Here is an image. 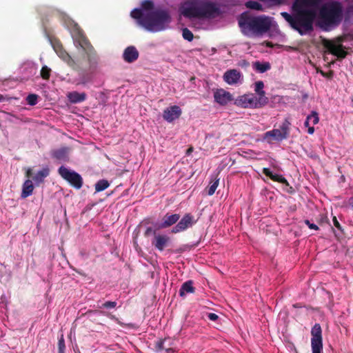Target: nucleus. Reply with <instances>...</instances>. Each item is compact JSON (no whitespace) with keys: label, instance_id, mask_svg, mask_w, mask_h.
Wrapping results in <instances>:
<instances>
[{"label":"nucleus","instance_id":"obj_1","mask_svg":"<svg viewBox=\"0 0 353 353\" xmlns=\"http://www.w3.org/2000/svg\"><path fill=\"white\" fill-rule=\"evenodd\" d=\"M321 1L322 0H294L292 6V14L283 12L281 14L294 30L303 35L313 31V24Z\"/></svg>","mask_w":353,"mask_h":353},{"label":"nucleus","instance_id":"obj_2","mask_svg":"<svg viewBox=\"0 0 353 353\" xmlns=\"http://www.w3.org/2000/svg\"><path fill=\"white\" fill-rule=\"evenodd\" d=\"M130 16L137 21L139 25L150 32L163 30L171 21L169 12L161 8L154 9L147 13L135 8L132 10Z\"/></svg>","mask_w":353,"mask_h":353},{"label":"nucleus","instance_id":"obj_3","mask_svg":"<svg viewBox=\"0 0 353 353\" xmlns=\"http://www.w3.org/2000/svg\"><path fill=\"white\" fill-rule=\"evenodd\" d=\"M181 12L187 18L214 19L221 14L214 3L201 0H189L181 8Z\"/></svg>","mask_w":353,"mask_h":353},{"label":"nucleus","instance_id":"obj_4","mask_svg":"<svg viewBox=\"0 0 353 353\" xmlns=\"http://www.w3.org/2000/svg\"><path fill=\"white\" fill-rule=\"evenodd\" d=\"M238 23L242 32L248 36H261L268 32L272 26L270 17L264 15L254 17L248 12L240 15Z\"/></svg>","mask_w":353,"mask_h":353},{"label":"nucleus","instance_id":"obj_5","mask_svg":"<svg viewBox=\"0 0 353 353\" xmlns=\"http://www.w3.org/2000/svg\"><path fill=\"white\" fill-rule=\"evenodd\" d=\"M72 37L74 46L77 48H81L86 55L88 63V70L91 73L93 72L97 69L99 62V57L96 50L77 24H74Z\"/></svg>","mask_w":353,"mask_h":353},{"label":"nucleus","instance_id":"obj_6","mask_svg":"<svg viewBox=\"0 0 353 353\" xmlns=\"http://www.w3.org/2000/svg\"><path fill=\"white\" fill-rule=\"evenodd\" d=\"M320 26L325 30L338 26L343 20V7L339 1H331L319 7Z\"/></svg>","mask_w":353,"mask_h":353},{"label":"nucleus","instance_id":"obj_7","mask_svg":"<svg viewBox=\"0 0 353 353\" xmlns=\"http://www.w3.org/2000/svg\"><path fill=\"white\" fill-rule=\"evenodd\" d=\"M291 123L285 119L279 129H273L268 131L263 134V139L270 143L273 141H281L287 139L290 134Z\"/></svg>","mask_w":353,"mask_h":353},{"label":"nucleus","instance_id":"obj_8","mask_svg":"<svg viewBox=\"0 0 353 353\" xmlns=\"http://www.w3.org/2000/svg\"><path fill=\"white\" fill-rule=\"evenodd\" d=\"M264 99H256V97L252 94H245L239 96L234 101V105L243 108H263Z\"/></svg>","mask_w":353,"mask_h":353},{"label":"nucleus","instance_id":"obj_9","mask_svg":"<svg viewBox=\"0 0 353 353\" xmlns=\"http://www.w3.org/2000/svg\"><path fill=\"white\" fill-rule=\"evenodd\" d=\"M58 172L61 176L67 181L72 187L77 190L81 188L83 185V179L79 173L70 170L64 166H61Z\"/></svg>","mask_w":353,"mask_h":353},{"label":"nucleus","instance_id":"obj_10","mask_svg":"<svg viewBox=\"0 0 353 353\" xmlns=\"http://www.w3.org/2000/svg\"><path fill=\"white\" fill-rule=\"evenodd\" d=\"M311 345L312 353H321L323 350L322 330L320 324L316 323L311 330Z\"/></svg>","mask_w":353,"mask_h":353},{"label":"nucleus","instance_id":"obj_11","mask_svg":"<svg viewBox=\"0 0 353 353\" xmlns=\"http://www.w3.org/2000/svg\"><path fill=\"white\" fill-rule=\"evenodd\" d=\"M53 48L58 55V57L63 60L67 65L74 70H79L80 66L77 61L69 54V53L64 49L63 45L60 43H57L53 45Z\"/></svg>","mask_w":353,"mask_h":353},{"label":"nucleus","instance_id":"obj_12","mask_svg":"<svg viewBox=\"0 0 353 353\" xmlns=\"http://www.w3.org/2000/svg\"><path fill=\"white\" fill-rule=\"evenodd\" d=\"M342 41V38L339 37V43L332 41L325 40L323 42V45L332 54L337 57L339 59H344L347 53L345 50V47L341 43Z\"/></svg>","mask_w":353,"mask_h":353},{"label":"nucleus","instance_id":"obj_13","mask_svg":"<svg viewBox=\"0 0 353 353\" xmlns=\"http://www.w3.org/2000/svg\"><path fill=\"white\" fill-rule=\"evenodd\" d=\"M196 223L193 215L190 213H187L179 220L177 224L172 229V232L174 234L179 233L186 230L188 228L192 227Z\"/></svg>","mask_w":353,"mask_h":353},{"label":"nucleus","instance_id":"obj_14","mask_svg":"<svg viewBox=\"0 0 353 353\" xmlns=\"http://www.w3.org/2000/svg\"><path fill=\"white\" fill-rule=\"evenodd\" d=\"M223 79L229 85H235L242 79V74L236 69L228 70L223 74Z\"/></svg>","mask_w":353,"mask_h":353},{"label":"nucleus","instance_id":"obj_15","mask_svg":"<svg viewBox=\"0 0 353 353\" xmlns=\"http://www.w3.org/2000/svg\"><path fill=\"white\" fill-rule=\"evenodd\" d=\"M181 114V110L177 105H172L164 110L163 118L168 122H172Z\"/></svg>","mask_w":353,"mask_h":353},{"label":"nucleus","instance_id":"obj_16","mask_svg":"<svg viewBox=\"0 0 353 353\" xmlns=\"http://www.w3.org/2000/svg\"><path fill=\"white\" fill-rule=\"evenodd\" d=\"M214 100L220 105H226L233 100L232 95L223 89L217 90L214 94Z\"/></svg>","mask_w":353,"mask_h":353},{"label":"nucleus","instance_id":"obj_17","mask_svg":"<svg viewBox=\"0 0 353 353\" xmlns=\"http://www.w3.org/2000/svg\"><path fill=\"white\" fill-rule=\"evenodd\" d=\"M170 241V238L167 235L155 234L152 244L157 250L161 252L168 245Z\"/></svg>","mask_w":353,"mask_h":353},{"label":"nucleus","instance_id":"obj_18","mask_svg":"<svg viewBox=\"0 0 353 353\" xmlns=\"http://www.w3.org/2000/svg\"><path fill=\"white\" fill-rule=\"evenodd\" d=\"M139 51L133 46H130L127 47L123 53V59L127 63H132L137 60L139 58Z\"/></svg>","mask_w":353,"mask_h":353},{"label":"nucleus","instance_id":"obj_19","mask_svg":"<svg viewBox=\"0 0 353 353\" xmlns=\"http://www.w3.org/2000/svg\"><path fill=\"white\" fill-rule=\"evenodd\" d=\"M180 214L167 213L164 215L162 222L159 225L160 228H167L179 221Z\"/></svg>","mask_w":353,"mask_h":353},{"label":"nucleus","instance_id":"obj_20","mask_svg":"<svg viewBox=\"0 0 353 353\" xmlns=\"http://www.w3.org/2000/svg\"><path fill=\"white\" fill-rule=\"evenodd\" d=\"M263 173L266 176L270 178L272 181L281 183L282 184H285V185H289V183L287 179L283 177L282 175L273 174L269 168H264L263 169Z\"/></svg>","mask_w":353,"mask_h":353},{"label":"nucleus","instance_id":"obj_21","mask_svg":"<svg viewBox=\"0 0 353 353\" xmlns=\"http://www.w3.org/2000/svg\"><path fill=\"white\" fill-rule=\"evenodd\" d=\"M263 88H264V83L263 81H259L255 83L254 91L258 94V97H256V99H261V97L263 98L264 102H263V106H265V105L268 104L269 99L267 97H265V91L263 90Z\"/></svg>","mask_w":353,"mask_h":353},{"label":"nucleus","instance_id":"obj_22","mask_svg":"<svg viewBox=\"0 0 353 353\" xmlns=\"http://www.w3.org/2000/svg\"><path fill=\"white\" fill-rule=\"evenodd\" d=\"M68 98L71 103H78L86 99V94L85 92L79 93L77 91H73L68 94Z\"/></svg>","mask_w":353,"mask_h":353},{"label":"nucleus","instance_id":"obj_23","mask_svg":"<svg viewBox=\"0 0 353 353\" xmlns=\"http://www.w3.org/2000/svg\"><path fill=\"white\" fill-rule=\"evenodd\" d=\"M68 148H61L52 151V156L56 159L65 161L68 159Z\"/></svg>","mask_w":353,"mask_h":353},{"label":"nucleus","instance_id":"obj_24","mask_svg":"<svg viewBox=\"0 0 353 353\" xmlns=\"http://www.w3.org/2000/svg\"><path fill=\"white\" fill-rule=\"evenodd\" d=\"M33 190L34 185L32 181L29 179L26 180L23 184L21 197L22 199H26L28 197L32 194Z\"/></svg>","mask_w":353,"mask_h":353},{"label":"nucleus","instance_id":"obj_25","mask_svg":"<svg viewBox=\"0 0 353 353\" xmlns=\"http://www.w3.org/2000/svg\"><path fill=\"white\" fill-rule=\"evenodd\" d=\"M195 288L193 287V282L192 281H187L183 283L179 290V295L184 296L186 293L194 292Z\"/></svg>","mask_w":353,"mask_h":353},{"label":"nucleus","instance_id":"obj_26","mask_svg":"<svg viewBox=\"0 0 353 353\" xmlns=\"http://www.w3.org/2000/svg\"><path fill=\"white\" fill-rule=\"evenodd\" d=\"M50 170L48 168H43L41 170H39L33 177L34 181L37 185H39L40 183L44 181V179L49 175Z\"/></svg>","mask_w":353,"mask_h":353},{"label":"nucleus","instance_id":"obj_27","mask_svg":"<svg viewBox=\"0 0 353 353\" xmlns=\"http://www.w3.org/2000/svg\"><path fill=\"white\" fill-rule=\"evenodd\" d=\"M172 345V340L170 338L161 339L156 343L155 347L157 350H166L170 346Z\"/></svg>","mask_w":353,"mask_h":353},{"label":"nucleus","instance_id":"obj_28","mask_svg":"<svg viewBox=\"0 0 353 353\" xmlns=\"http://www.w3.org/2000/svg\"><path fill=\"white\" fill-rule=\"evenodd\" d=\"M110 185L109 182L105 179H101L95 184V191L99 192L105 190Z\"/></svg>","mask_w":353,"mask_h":353},{"label":"nucleus","instance_id":"obj_29","mask_svg":"<svg viewBox=\"0 0 353 353\" xmlns=\"http://www.w3.org/2000/svg\"><path fill=\"white\" fill-rule=\"evenodd\" d=\"M154 3L151 0H144L142 3H141V10L143 12V11H145L147 12H151L152 10H154Z\"/></svg>","mask_w":353,"mask_h":353},{"label":"nucleus","instance_id":"obj_30","mask_svg":"<svg viewBox=\"0 0 353 353\" xmlns=\"http://www.w3.org/2000/svg\"><path fill=\"white\" fill-rule=\"evenodd\" d=\"M255 69L259 72H265L270 68V65L269 63H260L256 61L254 63Z\"/></svg>","mask_w":353,"mask_h":353},{"label":"nucleus","instance_id":"obj_31","mask_svg":"<svg viewBox=\"0 0 353 353\" xmlns=\"http://www.w3.org/2000/svg\"><path fill=\"white\" fill-rule=\"evenodd\" d=\"M246 8L255 10H263L262 5L257 1H248L245 3Z\"/></svg>","mask_w":353,"mask_h":353},{"label":"nucleus","instance_id":"obj_32","mask_svg":"<svg viewBox=\"0 0 353 353\" xmlns=\"http://www.w3.org/2000/svg\"><path fill=\"white\" fill-rule=\"evenodd\" d=\"M51 74V69L48 68L47 65H44L42 67L41 70V77L42 79L45 80H48L50 79Z\"/></svg>","mask_w":353,"mask_h":353},{"label":"nucleus","instance_id":"obj_33","mask_svg":"<svg viewBox=\"0 0 353 353\" xmlns=\"http://www.w3.org/2000/svg\"><path fill=\"white\" fill-rule=\"evenodd\" d=\"M218 185H219V179H216L214 181H211L210 183V185L208 187V194L210 196H212V194H214Z\"/></svg>","mask_w":353,"mask_h":353},{"label":"nucleus","instance_id":"obj_34","mask_svg":"<svg viewBox=\"0 0 353 353\" xmlns=\"http://www.w3.org/2000/svg\"><path fill=\"white\" fill-rule=\"evenodd\" d=\"M38 95L36 94H30L26 97L27 103L30 105H34L37 103Z\"/></svg>","mask_w":353,"mask_h":353},{"label":"nucleus","instance_id":"obj_35","mask_svg":"<svg viewBox=\"0 0 353 353\" xmlns=\"http://www.w3.org/2000/svg\"><path fill=\"white\" fill-rule=\"evenodd\" d=\"M182 35L184 39L191 41L193 40V33L187 28L183 29Z\"/></svg>","mask_w":353,"mask_h":353},{"label":"nucleus","instance_id":"obj_36","mask_svg":"<svg viewBox=\"0 0 353 353\" xmlns=\"http://www.w3.org/2000/svg\"><path fill=\"white\" fill-rule=\"evenodd\" d=\"M307 120H310L312 125L317 124L319 121L318 113L315 111L312 112V113L307 116Z\"/></svg>","mask_w":353,"mask_h":353},{"label":"nucleus","instance_id":"obj_37","mask_svg":"<svg viewBox=\"0 0 353 353\" xmlns=\"http://www.w3.org/2000/svg\"><path fill=\"white\" fill-rule=\"evenodd\" d=\"M65 344L63 335H61L58 341V353H65Z\"/></svg>","mask_w":353,"mask_h":353},{"label":"nucleus","instance_id":"obj_38","mask_svg":"<svg viewBox=\"0 0 353 353\" xmlns=\"http://www.w3.org/2000/svg\"><path fill=\"white\" fill-rule=\"evenodd\" d=\"M117 302L116 301H106L105 303H103L99 307L100 308H107V309H110V308H114L116 306H117Z\"/></svg>","mask_w":353,"mask_h":353},{"label":"nucleus","instance_id":"obj_39","mask_svg":"<svg viewBox=\"0 0 353 353\" xmlns=\"http://www.w3.org/2000/svg\"><path fill=\"white\" fill-rule=\"evenodd\" d=\"M317 72H319L323 77L329 79H332L334 76V72L332 70H330L329 72H325L322 70H317Z\"/></svg>","mask_w":353,"mask_h":353},{"label":"nucleus","instance_id":"obj_40","mask_svg":"<svg viewBox=\"0 0 353 353\" xmlns=\"http://www.w3.org/2000/svg\"><path fill=\"white\" fill-rule=\"evenodd\" d=\"M91 81V78L88 74H83L81 77L80 83L85 84Z\"/></svg>","mask_w":353,"mask_h":353},{"label":"nucleus","instance_id":"obj_41","mask_svg":"<svg viewBox=\"0 0 353 353\" xmlns=\"http://www.w3.org/2000/svg\"><path fill=\"white\" fill-rule=\"evenodd\" d=\"M353 14V4L352 5H350L349 6H347V8H346V11H345V18H349L350 17V15Z\"/></svg>","mask_w":353,"mask_h":353},{"label":"nucleus","instance_id":"obj_42","mask_svg":"<svg viewBox=\"0 0 353 353\" xmlns=\"http://www.w3.org/2000/svg\"><path fill=\"white\" fill-rule=\"evenodd\" d=\"M304 223L309 227V228L310 229H312V230H319V227L314 224V223H311L310 222L309 220H305L304 221Z\"/></svg>","mask_w":353,"mask_h":353},{"label":"nucleus","instance_id":"obj_43","mask_svg":"<svg viewBox=\"0 0 353 353\" xmlns=\"http://www.w3.org/2000/svg\"><path fill=\"white\" fill-rule=\"evenodd\" d=\"M333 223H334V225L340 231H342V227L341 225V224L339 223V221L337 220L336 217V216H334L333 217Z\"/></svg>","mask_w":353,"mask_h":353},{"label":"nucleus","instance_id":"obj_44","mask_svg":"<svg viewBox=\"0 0 353 353\" xmlns=\"http://www.w3.org/2000/svg\"><path fill=\"white\" fill-rule=\"evenodd\" d=\"M152 233H153L154 235H155V234H156V232H155V231H154V230H152V228L149 227V228H148L145 230V232H144V236H150Z\"/></svg>","mask_w":353,"mask_h":353},{"label":"nucleus","instance_id":"obj_45","mask_svg":"<svg viewBox=\"0 0 353 353\" xmlns=\"http://www.w3.org/2000/svg\"><path fill=\"white\" fill-rule=\"evenodd\" d=\"M208 317L210 321H215L219 319V316L214 313L208 314Z\"/></svg>","mask_w":353,"mask_h":353},{"label":"nucleus","instance_id":"obj_46","mask_svg":"<svg viewBox=\"0 0 353 353\" xmlns=\"http://www.w3.org/2000/svg\"><path fill=\"white\" fill-rule=\"evenodd\" d=\"M8 99H9V98L7 97V96L0 94V103L8 101Z\"/></svg>","mask_w":353,"mask_h":353},{"label":"nucleus","instance_id":"obj_47","mask_svg":"<svg viewBox=\"0 0 353 353\" xmlns=\"http://www.w3.org/2000/svg\"><path fill=\"white\" fill-rule=\"evenodd\" d=\"M165 352L166 353H174L175 352V350L172 347V346H170L166 350H165Z\"/></svg>","mask_w":353,"mask_h":353},{"label":"nucleus","instance_id":"obj_48","mask_svg":"<svg viewBox=\"0 0 353 353\" xmlns=\"http://www.w3.org/2000/svg\"><path fill=\"white\" fill-rule=\"evenodd\" d=\"M307 132L310 134H312L314 132V128L313 126L308 127Z\"/></svg>","mask_w":353,"mask_h":353},{"label":"nucleus","instance_id":"obj_49","mask_svg":"<svg viewBox=\"0 0 353 353\" xmlns=\"http://www.w3.org/2000/svg\"><path fill=\"white\" fill-rule=\"evenodd\" d=\"M348 203L352 208H353V196L349 199Z\"/></svg>","mask_w":353,"mask_h":353},{"label":"nucleus","instance_id":"obj_50","mask_svg":"<svg viewBox=\"0 0 353 353\" xmlns=\"http://www.w3.org/2000/svg\"><path fill=\"white\" fill-rule=\"evenodd\" d=\"M310 120H307V118H306V120H305V122H304V125H305V127H310Z\"/></svg>","mask_w":353,"mask_h":353},{"label":"nucleus","instance_id":"obj_51","mask_svg":"<svg viewBox=\"0 0 353 353\" xmlns=\"http://www.w3.org/2000/svg\"><path fill=\"white\" fill-rule=\"evenodd\" d=\"M32 175V170L31 169H28L26 172V176L27 177H30Z\"/></svg>","mask_w":353,"mask_h":353},{"label":"nucleus","instance_id":"obj_52","mask_svg":"<svg viewBox=\"0 0 353 353\" xmlns=\"http://www.w3.org/2000/svg\"><path fill=\"white\" fill-rule=\"evenodd\" d=\"M192 150L193 148H190L189 149H188L187 150V154H189L190 152H192Z\"/></svg>","mask_w":353,"mask_h":353},{"label":"nucleus","instance_id":"obj_53","mask_svg":"<svg viewBox=\"0 0 353 353\" xmlns=\"http://www.w3.org/2000/svg\"><path fill=\"white\" fill-rule=\"evenodd\" d=\"M63 18H66V17H67V16H66V15H63Z\"/></svg>","mask_w":353,"mask_h":353}]
</instances>
